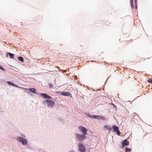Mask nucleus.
Masks as SVG:
<instances>
[{
  "mask_svg": "<svg viewBox=\"0 0 152 152\" xmlns=\"http://www.w3.org/2000/svg\"><path fill=\"white\" fill-rule=\"evenodd\" d=\"M45 102L47 103V106L48 107H53L55 104L54 102L50 100H46Z\"/></svg>",
  "mask_w": 152,
  "mask_h": 152,
  "instance_id": "f257e3e1",
  "label": "nucleus"
},
{
  "mask_svg": "<svg viewBox=\"0 0 152 152\" xmlns=\"http://www.w3.org/2000/svg\"><path fill=\"white\" fill-rule=\"evenodd\" d=\"M17 139L18 140L21 142L23 145H26L27 144V140L26 139L19 137H18Z\"/></svg>",
  "mask_w": 152,
  "mask_h": 152,
  "instance_id": "f03ea898",
  "label": "nucleus"
},
{
  "mask_svg": "<svg viewBox=\"0 0 152 152\" xmlns=\"http://www.w3.org/2000/svg\"><path fill=\"white\" fill-rule=\"evenodd\" d=\"M78 146L79 147V149L81 152H85L86 149L85 147L83 144L81 143L78 144Z\"/></svg>",
  "mask_w": 152,
  "mask_h": 152,
  "instance_id": "7ed1b4c3",
  "label": "nucleus"
},
{
  "mask_svg": "<svg viewBox=\"0 0 152 152\" xmlns=\"http://www.w3.org/2000/svg\"><path fill=\"white\" fill-rule=\"evenodd\" d=\"M79 129H80V131L82 132L83 134L84 135L87 134V130L84 127L82 126L79 127Z\"/></svg>",
  "mask_w": 152,
  "mask_h": 152,
  "instance_id": "20e7f679",
  "label": "nucleus"
},
{
  "mask_svg": "<svg viewBox=\"0 0 152 152\" xmlns=\"http://www.w3.org/2000/svg\"><path fill=\"white\" fill-rule=\"evenodd\" d=\"M112 128H113L114 131L116 132L118 135H120L121 133L119 131L118 127L116 126L115 125H113L112 126Z\"/></svg>",
  "mask_w": 152,
  "mask_h": 152,
  "instance_id": "39448f33",
  "label": "nucleus"
},
{
  "mask_svg": "<svg viewBox=\"0 0 152 152\" xmlns=\"http://www.w3.org/2000/svg\"><path fill=\"white\" fill-rule=\"evenodd\" d=\"M77 137L80 141L82 140L86 139V137L84 135L76 134Z\"/></svg>",
  "mask_w": 152,
  "mask_h": 152,
  "instance_id": "423d86ee",
  "label": "nucleus"
},
{
  "mask_svg": "<svg viewBox=\"0 0 152 152\" xmlns=\"http://www.w3.org/2000/svg\"><path fill=\"white\" fill-rule=\"evenodd\" d=\"M41 95L45 99H51V97L50 96H49L46 94L41 93Z\"/></svg>",
  "mask_w": 152,
  "mask_h": 152,
  "instance_id": "0eeeda50",
  "label": "nucleus"
},
{
  "mask_svg": "<svg viewBox=\"0 0 152 152\" xmlns=\"http://www.w3.org/2000/svg\"><path fill=\"white\" fill-rule=\"evenodd\" d=\"M129 141L127 140L126 139H125L123 142V144L122 145V148H123L125 146L128 145H129Z\"/></svg>",
  "mask_w": 152,
  "mask_h": 152,
  "instance_id": "6e6552de",
  "label": "nucleus"
},
{
  "mask_svg": "<svg viewBox=\"0 0 152 152\" xmlns=\"http://www.w3.org/2000/svg\"><path fill=\"white\" fill-rule=\"evenodd\" d=\"M103 129L104 130L107 129V130L110 131L111 130L112 128L109 127V126L108 125H104L103 127Z\"/></svg>",
  "mask_w": 152,
  "mask_h": 152,
  "instance_id": "1a4fd4ad",
  "label": "nucleus"
},
{
  "mask_svg": "<svg viewBox=\"0 0 152 152\" xmlns=\"http://www.w3.org/2000/svg\"><path fill=\"white\" fill-rule=\"evenodd\" d=\"M7 56H8L7 55H9L10 56V58H14V54H12L11 53L8 52L7 53Z\"/></svg>",
  "mask_w": 152,
  "mask_h": 152,
  "instance_id": "9d476101",
  "label": "nucleus"
},
{
  "mask_svg": "<svg viewBox=\"0 0 152 152\" xmlns=\"http://www.w3.org/2000/svg\"><path fill=\"white\" fill-rule=\"evenodd\" d=\"M62 95L65 96H68L69 95L70 93L66 92H62Z\"/></svg>",
  "mask_w": 152,
  "mask_h": 152,
  "instance_id": "9b49d317",
  "label": "nucleus"
},
{
  "mask_svg": "<svg viewBox=\"0 0 152 152\" xmlns=\"http://www.w3.org/2000/svg\"><path fill=\"white\" fill-rule=\"evenodd\" d=\"M29 90L31 92L34 93H36V89L35 88H30Z\"/></svg>",
  "mask_w": 152,
  "mask_h": 152,
  "instance_id": "f8f14e48",
  "label": "nucleus"
},
{
  "mask_svg": "<svg viewBox=\"0 0 152 152\" xmlns=\"http://www.w3.org/2000/svg\"><path fill=\"white\" fill-rule=\"evenodd\" d=\"M18 59L21 62H23V58L22 57L20 56L18 57Z\"/></svg>",
  "mask_w": 152,
  "mask_h": 152,
  "instance_id": "ddd939ff",
  "label": "nucleus"
},
{
  "mask_svg": "<svg viewBox=\"0 0 152 152\" xmlns=\"http://www.w3.org/2000/svg\"><path fill=\"white\" fill-rule=\"evenodd\" d=\"M133 0H130V5H131V7L132 8H134V6L133 5Z\"/></svg>",
  "mask_w": 152,
  "mask_h": 152,
  "instance_id": "4468645a",
  "label": "nucleus"
},
{
  "mask_svg": "<svg viewBox=\"0 0 152 152\" xmlns=\"http://www.w3.org/2000/svg\"><path fill=\"white\" fill-rule=\"evenodd\" d=\"M125 152H130L131 151V149L130 148H128L127 147H126L125 148Z\"/></svg>",
  "mask_w": 152,
  "mask_h": 152,
  "instance_id": "2eb2a0df",
  "label": "nucleus"
},
{
  "mask_svg": "<svg viewBox=\"0 0 152 152\" xmlns=\"http://www.w3.org/2000/svg\"><path fill=\"white\" fill-rule=\"evenodd\" d=\"M137 0H135L134 3L135 4V7L136 9H137Z\"/></svg>",
  "mask_w": 152,
  "mask_h": 152,
  "instance_id": "dca6fc26",
  "label": "nucleus"
},
{
  "mask_svg": "<svg viewBox=\"0 0 152 152\" xmlns=\"http://www.w3.org/2000/svg\"><path fill=\"white\" fill-rule=\"evenodd\" d=\"M88 116L91 118H96L97 115H93L91 116L90 115H89Z\"/></svg>",
  "mask_w": 152,
  "mask_h": 152,
  "instance_id": "f3484780",
  "label": "nucleus"
},
{
  "mask_svg": "<svg viewBox=\"0 0 152 152\" xmlns=\"http://www.w3.org/2000/svg\"><path fill=\"white\" fill-rule=\"evenodd\" d=\"M101 116L100 115H97L96 119L98 120H100L101 119Z\"/></svg>",
  "mask_w": 152,
  "mask_h": 152,
  "instance_id": "a211bd4d",
  "label": "nucleus"
},
{
  "mask_svg": "<svg viewBox=\"0 0 152 152\" xmlns=\"http://www.w3.org/2000/svg\"><path fill=\"white\" fill-rule=\"evenodd\" d=\"M148 82L152 83V79H149L148 80Z\"/></svg>",
  "mask_w": 152,
  "mask_h": 152,
  "instance_id": "6ab92c4d",
  "label": "nucleus"
},
{
  "mask_svg": "<svg viewBox=\"0 0 152 152\" xmlns=\"http://www.w3.org/2000/svg\"><path fill=\"white\" fill-rule=\"evenodd\" d=\"M100 119H102L103 120H106V118L104 117H103L102 116H101Z\"/></svg>",
  "mask_w": 152,
  "mask_h": 152,
  "instance_id": "aec40b11",
  "label": "nucleus"
},
{
  "mask_svg": "<svg viewBox=\"0 0 152 152\" xmlns=\"http://www.w3.org/2000/svg\"><path fill=\"white\" fill-rule=\"evenodd\" d=\"M12 86H14L15 87H18V85H15V84H13V83H12Z\"/></svg>",
  "mask_w": 152,
  "mask_h": 152,
  "instance_id": "412c9836",
  "label": "nucleus"
},
{
  "mask_svg": "<svg viewBox=\"0 0 152 152\" xmlns=\"http://www.w3.org/2000/svg\"><path fill=\"white\" fill-rule=\"evenodd\" d=\"M7 83L8 84H9V85H12V83H11L10 82V81H8V82H7Z\"/></svg>",
  "mask_w": 152,
  "mask_h": 152,
  "instance_id": "4be33fe9",
  "label": "nucleus"
},
{
  "mask_svg": "<svg viewBox=\"0 0 152 152\" xmlns=\"http://www.w3.org/2000/svg\"><path fill=\"white\" fill-rule=\"evenodd\" d=\"M0 69H1V70H3V71L5 70V69L1 67L0 66Z\"/></svg>",
  "mask_w": 152,
  "mask_h": 152,
  "instance_id": "5701e85b",
  "label": "nucleus"
},
{
  "mask_svg": "<svg viewBox=\"0 0 152 152\" xmlns=\"http://www.w3.org/2000/svg\"><path fill=\"white\" fill-rule=\"evenodd\" d=\"M49 87L50 88H51L53 87V86L52 85H51V84H49Z\"/></svg>",
  "mask_w": 152,
  "mask_h": 152,
  "instance_id": "b1692460",
  "label": "nucleus"
}]
</instances>
